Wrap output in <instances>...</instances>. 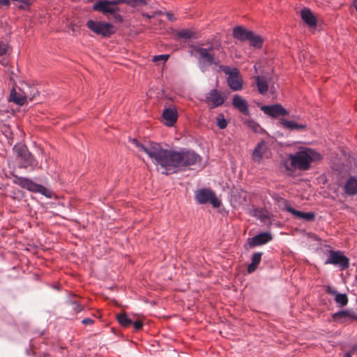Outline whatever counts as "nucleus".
<instances>
[{
    "instance_id": "ea45409f",
    "label": "nucleus",
    "mask_w": 357,
    "mask_h": 357,
    "mask_svg": "<svg viewBox=\"0 0 357 357\" xmlns=\"http://www.w3.org/2000/svg\"><path fill=\"white\" fill-rule=\"evenodd\" d=\"M110 2H112L113 4L117 5L122 3L121 0H112Z\"/></svg>"
},
{
    "instance_id": "0eeeda50",
    "label": "nucleus",
    "mask_w": 357,
    "mask_h": 357,
    "mask_svg": "<svg viewBox=\"0 0 357 357\" xmlns=\"http://www.w3.org/2000/svg\"><path fill=\"white\" fill-rule=\"evenodd\" d=\"M220 45H213L209 43L208 47L206 48L195 47V52L199 54V59L200 62L206 65L211 66L212 64H217V61L213 51L214 50H219Z\"/></svg>"
},
{
    "instance_id": "4468645a",
    "label": "nucleus",
    "mask_w": 357,
    "mask_h": 357,
    "mask_svg": "<svg viewBox=\"0 0 357 357\" xmlns=\"http://www.w3.org/2000/svg\"><path fill=\"white\" fill-rule=\"evenodd\" d=\"M266 114L276 118L279 116H286L288 112L280 104L273 105H264L261 107Z\"/></svg>"
},
{
    "instance_id": "1a4fd4ad",
    "label": "nucleus",
    "mask_w": 357,
    "mask_h": 357,
    "mask_svg": "<svg viewBox=\"0 0 357 357\" xmlns=\"http://www.w3.org/2000/svg\"><path fill=\"white\" fill-rule=\"evenodd\" d=\"M225 74L228 75L227 82L233 91H240L243 87V80L239 76V71L237 68L226 67L224 69Z\"/></svg>"
},
{
    "instance_id": "dca6fc26",
    "label": "nucleus",
    "mask_w": 357,
    "mask_h": 357,
    "mask_svg": "<svg viewBox=\"0 0 357 357\" xmlns=\"http://www.w3.org/2000/svg\"><path fill=\"white\" fill-rule=\"evenodd\" d=\"M272 240L271 234L268 232L259 234L252 238L249 239V245L250 247L264 245Z\"/></svg>"
},
{
    "instance_id": "9d476101",
    "label": "nucleus",
    "mask_w": 357,
    "mask_h": 357,
    "mask_svg": "<svg viewBox=\"0 0 357 357\" xmlns=\"http://www.w3.org/2000/svg\"><path fill=\"white\" fill-rule=\"evenodd\" d=\"M325 264L338 266L341 270L347 268L349 265V259L340 251H331Z\"/></svg>"
},
{
    "instance_id": "e433bc0d",
    "label": "nucleus",
    "mask_w": 357,
    "mask_h": 357,
    "mask_svg": "<svg viewBox=\"0 0 357 357\" xmlns=\"http://www.w3.org/2000/svg\"><path fill=\"white\" fill-rule=\"evenodd\" d=\"M28 90L26 92L28 94H31V97L34 96V97L38 93V90L35 88L28 87Z\"/></svg>"
},
{
    "instance_id": "412c9836",
    "label": "nucleus",
    "mask_w": 357,
    "mask_h": 357,
    "mask_svg": "<svg viewBox=\"0 0 357 357\" xmlns=\"http://www.w3.org/2000/svg\"><path fill=\"white\" fill-rule=\"evenodd\" d=\"M233 36L240 41L248 40L252 36V31H248L242 26H236L233 29Z\"/></svg>"
},
{
    "instance_id": "2eb2a0df",
    "label": "nucleus",
    "mask_w": 357,
    "mask_h": 357,
    "mask_svg": "<svg viewBox=\"0 0 357 357\" xmlns=\"http://www.w3.org/2000/svg\"><path fill=\"white\" fill-rule=\"evenodd\" d=\"M285 209L290 213L295 218L303 220L305 222H314L315 220V213L314 212H303L294 209L289 205H286Z\"/></svg>"
},
{
    "instance_id": "a19ab883",
    "label": "nucleus",
    "mask_w": 357,
    "mask_h": 357,
    "mask_svg": "<svg viewBox=\"0 0 357 357\" xmlns=\"http://www.w3.org/2000/svg\"><path fill=\"white\" fill-rule=\"evenodd\" d=\"M167 17L170 20H174L173 15L172 13H167Z\"/></svg>"
},
{
    "instance_id": "5701e85b",
    "label": "nucleus",
    "mask_w": 357,
    "mask_h": 357,
    "mask_svg": "<svg viewBox=\"0 0 357 357\" xmlns=\"http://www.w3.org/2000/svg\"><path fill=\"white\" fill-rule=\"evenodd\" d=\"M162 117L166 121V125L172 126L177 120V112L174 108H166L162 112Z\"/></svg>"
},
{
    "instance_id": "20e7f679",
    "label": "nucleus",
    "mask_w": 357,
    "mask_h": 357,
    "mask_svg": "<svg viewBox=\"0 0 357 357\" xmlns=\"http://www.w3.org/2000/svg\"><path fill=\"white\" fill-rule=\"evenodd\" d=\"M14 151L18 158L20 159L21 163L19 165L20 168L31 167L32 170L38 167V162L33 155L29 151L25 145H15L13 148Z\"/></svg>"
},
{
    "instance_id": "37998d69",
    "label": "nucleus",
    "mask_w": 357,
    "mask_h": 357,
    "mask_svg": "<svg viewBox=\"0 0 357 357\" xmlns=\"http://www.w3.org/2000/svg\"><path fill=\"white\" fill-rule=\"evenodd\" d=\"M344 357H351V355L349 352H348L344 354Z\"/></svg>"
},
{
    "instance_id": "bb28decb",
    "label": "nucleus",
    "mask_w": 357,
    "mask_h": 357,
    "mask_svg": "<svg viewBox=\"0 0 357 357\" xmlns=\"http://www.w3.org/2000/svg\"><path fill=\"white\" fill-rule=\"evenodd\" d=\"M256 84L257 90L261 94H264L267 92L268 86L265 77L262 76H257L256 77Z\"/></svg>"
},
{
    "instance_id": "9b49d317",
    "label": "nucleus",
    "mask_w": 357,
    "mask_h": 357,
    "mask_svg": "<svg viewBox=\"0 0 357 357\" xmlns=\"http://www.w3.org/2000/svg\"><path fill=\"white\" fill-rule=\"evenodd\" d=\"M225 96L222 92L217 89H211L206 94L205 102L211 108L221 106L225 101Z\"/></svg>"
},
{
    "instance_id": "39448f33",
    "label": "nucleus",
    "mask_w": 357,
    "mask_h": 357,
    "mask_svg": "<svg viewBox=\"0 0 357 357\" xmlns=\"http://www.w3.org/2000/svg\"><path fill=\"white\" fill-rule=\"evenodd\" d=\"M130 142L138 148L139 151L146 153L153 163L155 165L161 148L160 144L151 142L148 144H142L137 139H131Z\"/></svg>"
},
{
    "instance_id": "c9c22d12",
    "label": "nucleus",
    "mask_w": 357,
    "mask_h": 357,
    "mask_svg": "<svg viewBox=\"0 0 357 357\" xmlns=\"http://www.w3.org/2000/svg\"><path fill=\"white\" fill-rule=\"evenodd\" d=\"M73 309L76 312H79L82 310L81 305L76 301L72 302L71 303Z\"/></svg>"
},
{
    "instance_id": "c85d7f7f",
    "label": "nucleus",
    "mask_w": 357,
    "mask_h": 357,
    "mask_svg": "<svg viewBox=\"0 0 357 357\" xmlns=\"http://www.w3.org/2000/svg\"><path fill=\"white\" fill-rule=\"evenodd\" d=\"M248 40L250 41V45L255 48L259 49L262 47V38L259 35L255 34L254 32H252V36L249 38Z\"/></svg>"
},
{
    "instance_id": "2f4dec72",
    "label": "nucleus",
    "mask_w": 357,
    "mask_h": 357,
    "mask_svg": "<svg viewBox=\"0 0 357 357\" xmlns=\"http://www.w3.org/2000/svg\"><path fill=\"white\" fill-rule=\"evenodd\" d=\"M178 36L180 38H185V39H189V38H192V32H191L189 30L184 29V30H181V31H179L178 33Z\"/></svg>"
},
{
    "instance_id": "c03bdc74",
    "label": "nucleus",
    "mask_w": 357,
    "mask_h": 357,
    "mask_svg": "<svg viewBox=\"0 0 357 357\" xmlns=\"http://www.w3.org/2000/svg\"><path fill=\"white\" fill-rule=\"evenodd\" d=\"M19 8H21V9H24L25 8L24 6H23V5H20L19 6Z\"/></svg>"
},
{
    "instance_id": "c756f323",
    "label": "nucleus",
    "mask_w": 357,
    "mask_h": 357,
    "mask_svg": "<svg viewBox=\"0 0 357 357\" xmlns=\"http://www.w3.org/2000/svg\"><path fill=\"white\" fill-rule=\"evenodd\" d=\"M121 1L132 7L143 6L147 4L146 0H121Z\"/></svg>"
},
{
    "instance_id": "4be33fe9",
    "label": "nucleus",
    "mask_w": 357,
    "mask_h": 357,
    "mask_svg": "<svg viewBox=\"0 0 357 357\" xmlns=\"http://www.w3.org/2000/svg\"><path fill=\"white\" fill-rule=\"evenodd\" d=\"M301 16L302 20L309 26H316L317 25V19L312 12L307 8H303L301 11Z\"/></svg>"
},
{
    "instance_id": "b1692460",
    "label": "nucleus",
    "mask_w": 357,
    "mask_h": 357,
    "mask_svg": "<svg viewBox=\"0 0 357 357\" xmlns=\"http://www.w3.org/2000/svg\"><path fill=\"white\" fill-rule=\"evenodd\" d=\"M335 320L342 319V322H344L346 319L357 320V316L351 311L342 310L335 313L333 315Z\"/></svg>"
},
{
    "instance_id": "f03ea898",
    "label": "nucleus",
    "mask_w": 357,
    "mask_h": 357,
    "mask_svg": "<svg viewBox=\"0 0 357 357\" xmlns=\"http://www.w3.org/2000/svg\"><path fill=\"white\" fill-rule=\"evenodd\" d=\"M321 159V155L314 149L301 147L295 153L289 155V161H286L284 165L291 172L296 169L306 171L311 167L312 162H319Z\"/></svg>"
},
{
    "instance_id": "4c0bfd02",
    "label": "nucleus",
    "mask_w": 357,
    "mask_h": 357,
    "mask_svg": "<svg viewBox=\"0 0 357 357\" xmlns=\"http://www.w3.org/2000/svg\"><path fill=\"white\" fill-rule=\"evenodd\" d=\"M82 322L84 325H91L93 324L94 321L91 318H86V319H84L82 321Z\"/></svg>"
},
{
    "instance_id": "cd10ccee",
    "label": "nucleus",
    "mask_w": 357,
    "mask_h": 357,
    "mask_svg": "<svg viewBox=\"0 0 357 357\" xmlns=\"http://www.w3.org/2000/svg\"><path fill=\"white\" fill-rule=\"evenodd\" d=\"M116 319L119 324L125 328L129 327L132 324V321L128 317L126 312L117 314Z\"/></svg>"
},
{
    "instance_id": "79ce46f5",
    "label": "nucleus",
    "mask_w": 357,
    "mask_h": 357,
    "mask_svg": "<svg viewBox=\"0 0 357 357\" xmlns=\"http://www.w3.org/2000/svg\"><path fill=\"white\" fill-rule=\"evenodd\" d=\"M354 6L357 11V0L354 1Z\"/></svg>"
},
{
    "instance_id": "f257e3e1",
    "label": "nucleus",
    "mask_w": 357,
    "mask_h": 357,
    "mask_svg": "<svg viewBox=\"0 0 357 357\" xmlns=\"http://www.w3.org/2000/svg\"><path fill=\"white\" fill-rule=\"evenodd\" d=\"M201 161V157L195 151L188 149L178 151L160 148L155 165L162 169V174L176 173L178 169L197 165Z\"/></svg>"
},
{
    "instance_id": "7ed1b4c3",
    "label": "nucleus",
    "mask_w": 357,
    "mask_h": 357,
    "mask_svg": "<svg viewBox=\"0 0 357 357\" xmlns=\"http://www.w3.org/2000/svg\"><path fill=\"white\" fill-rule=\"evenodd\" d=\"M11 175L13 177V183L30 192L40 193L47 198L52 197V192L43 185L34 183L28 178L21 177L15 174H11Z\"/></svg>"
},
{
    "instance_id": "6e6552de",
    "label": "nucleus",
    "mask_w": 357,
    "mask_h": 357,
    "mask_svg": "<svg viewBox=\"0 0 357 357\" xmlns=\"http://www.w3.org/2000/svg\"><path fill=\"white\" fill-rule=\"evenodd\" d=\"M195 199L200 204L210 202L214 208H219L221 205V202L216 197L215 194L211 190L207 188L197 190L195 193Z\"/></svg>"
},
{
    "instance_id": "aec40b11",
    "label": "nucleus",
    "mask_w": 357,
    "mask_h": 357,
    "mask_svg": "<svg viewBox=\"0 0 357 357\" xmlns=\"http://www.w3.org/2000/svg\"><path fill=\"white\" fill-rule=\"evenodd\" d=\"M345 193L349 196L357 194V177L349 176L344 185Z\"/></svg>"
},
{
    "instance_id": "f704fd0d",
    "label": "nucleus",
    "mask_w": 357,
    "mask_h": 357,
    "mask_svg": "<svg viewBox=\"0 0 357 357\" xmlns=\"http://www.w3.org/2000/svg\"><path fill=\"white\" fill-rule=\"evenodd\" d=\"M7 52V45L3 42L0 43V56L5 54Z\"/></svg>"
},
{
    "instance_id": "ddd939ff",
    "label": "nucleus",
    "mask_w": 357,
    "mask_h": 357,
    "mask_svg": "<svg viewBox=\"0 0 357 357\" xmlns=\"http://www.w3.org/2000/svg\"><path fill=\"white\" fill-rule=\"evenodd\" d=\"M117 4H113L110 1L108 0H100L93 6V10L95 11L102 12L104 15L107 13H114L119 10L116 6Z\"/></svg>"
},
{
    "instance_id": "f8f14e48",
    "label": "nucleus",
    "mask_w": 357,
    "mask_h": 357,
    "mask_svg": "<svg viewBox=\"0 0 357 357\" xmlns=\"http://www.w3.org/2000/svg\"><path fill=\"white\" fill-rule=\"evenodd\" d=\"M27 99L31 101L34 99V96L31 97V94H28L25 91H22L21 89H19V91L15 89L11 90L9 97L10 102H13L18 105H24Z\"/></svg>"
},
{
    "instance_id": "393cba45",
    "label": "nucleus",
    "mask_w": 357,
    "mask_h": 357,
    "mask_svg": "<svg viewBox=\"0 0 357 357\" xmlns=\"http://www.w3.org/2000/svg\"><path fill=\"white\" fill-rule=\"evenodd\" d=\"M280 123L285 128L289 130H303L306 129V125L303 123H298L294 121H287L286 119H281Z\"/></svg>"
},
{
    "instance_id": "6ab92c4d",
    "label": "nucleus",
    "mask_w": 357,
    "mask_h": 357,
    "mask_svg": "<svg viewBox=\"0 0 357 357\" xmlns=\"http://www.w3.org/2000/svg\"><path fill=\"white\" fill-rule=\"evenodd\" d=\"M326 292L330 295L335 296V301L341 306H345L348 303V298L345 294H339L335 288L330 286L326 287Z\"/></svg>"
},
{
    "instance_id": "58836bf2",
    "label": "nucleus",
    "mask_w": 357,
    "mask_h": 357,
    "mask_svg": "<svg viewBox=\"0 0 357 357\" xmlns=\"http://www.w3.org/2000/svg\"><path fill=\"white\" fill-rule=\"evenodd\" d=\"M113 15V17L115 20L116 22H121L122 17L121 16L116 13V11L114 13H112Z\"/></svg>"
},
{
    "instance_id": "423d86ee",
    "label": "nucleus",
    "mask_w": 357,
    "mask_h": 357,
    "mask_svg": "<svg viewBox=\"0 0 357 357\" xmlns=\"http://www.w3.org/2000/svg\"><path fill=\"white\" fill-rule=\"evenodd\" d=\"M86 26L96 34L103 37H109L115 32L114 26L107 22H96L90 20L87 22Z\"/></svg>"
},
{
    "instance_id": "473e14b6",
    "label": "nucleus",
    "mask_w": 357,
    "mask_h": 357,
    "mask_svg": "<svg viewBox=\"0 0 357 357\" xmlns=\"http://www.w3.org/2000/svg\"><path fill=\"white\" fill-rule=\"evenodd\" d=\"M169 58L168 54H161V55H157L153 57V61H166Z\"/></svg>"
},
{
    "instance_id": "a211bd4d",
    "label": "nucleus",
    "mask_w": 357,
    "mask_h": 357,
    "mask_svg": "<svg viewBox=\"0 0 357 357\" xmlns=\"http://www.w3.org/2000/svg\"><path fill=\"white\" fill-rule=\"evenodd\" d=\"M233 106L245 115L249 114L248 102L239 95H234L232 100Z\"/></svg>"
},
{
    "instance_id": "a878e982",
    "label": "nucleus",
    "mask_w": 357,
    "mask_h": 357,
    "mask_svg": "<svg viewBox=\"0 0 357 357\" xmlns=\"http://www.w3.org/2000/svg\"><path fill=\"white\" fill-rule=\"evenodd\" d=\"M262 253L255 252L252 257V262L248 267V272L249 273H253L257 268L261 259Z\"/></svg>"
},
{
    "instance_id": "72a5a7b5",
    "label": "nucleus",
    "mask_w": 357,
    "mask_h": 357,
    "mask_svg": "<svg viewBox=\"0 0 357 357\" xmlns=\"http://www.w3.org/2000/svg\"><path fill=\"white\" fill-rule=\"evenodd\" d=\"M135 330L139 331L142 329L143 326V322L141 320H136L135 321L132 322V324Z\"/></svg>"
},
{
    "instance_id": "f3484780",
    "label": "nucleus",
    "mask_w": 357,
    "mask_h": 357,
    "mask_svg": "<svg viewBox=\"0 0 357 357\" xmlns=\"http://www.w3.org/2000/svg\"><path fill=\"white\" fill-rule=\"evenodd\" d=\"M268 151V147L266 146V142L262 140L259 143H258L253 150L252 154V158L255 162H259L263 157L266 155Z\"/></svg>"
},
{
    "instance_id": "7c9ffc66",
    "label": "nucleus",
    "mask_w": 357,
    "mask_h": 357,
    "mask_svg": "<svg viewBox=\"0 0 357 357\" xmlns=\"http://www.w3.org/2000/svg\"><path fill=\"white\" fill-rule=\"evenodd\" d=\"M217 125L220 129H225L227 126V120L221 115L217 118Z\"/></svg>"
}]
</instances>
